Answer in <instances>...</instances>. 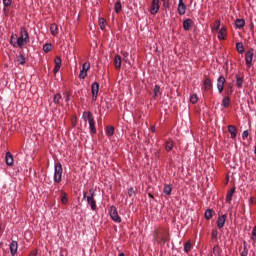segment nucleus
Returning a JSON list of instances; mask_svg holds the SVG:
<instances>
[{
    "instance_id": "nucleus-36",
    "label": "nucleus",
    "mask_w": 256,
    "mask_h": 256,
    "mask_svg": "<svg viewBox=\"0 0 256 256\" xmlns=\"http://www.w3.org/2000/svg\"><path fill=\"white\" fill-rule=\"evenodd\" d=\"M221 28V21L217 20L212 27V31H219V29Z\"/></svg>"
},
{
    "instance_id": "nucleus-35",
    "label": "nucleus",
    "mask_w": 256,
    "mask_h": 256,
    "mask_svg": "<svg viewBox=\"0 0 256 256\" xmlns=\"http://www.w3.org/2000/svg\"><path fill=\"white\" fill-rule=\"evenodd\" d=\"M115 133V128H113L112 126H109L106 130V134L108 137H113Z\"/></svg>"
},
{
    "instance_id": "nucleus-59",
    "label": "nucleus",
    "mask_w": 256,
    "mask_h": 256,
    "mask_svg": "<svg viewBox=\"0 0 256 256\" xmlns=\"http://www.w3.org/2000/svg\"><path fill=\"white\" fill-rule=\"evenodd\" d=\"M162 1H165V0H162Z\"/></svg>"
},
{
    "instance_id": "nucleus-6",
    "label": "nucleus",
    "mask_w": 256,
    "mask_h": 256,
    "mask_svg": "<svg viewBox=\"0 0 256 256\" xmlns=\"http://www.w3.org/2000/svg\"><path fill=\"white\" fill-rule=\"evenodd\" d=\"M92 101H97V95H99V83L93 82L91 85Z\"/></svg>"
},
{
    "instance_id": "nucleus-44",
    "label": "nucleus",
    "mask_w": 256,
    "mask_h": 256,
    "mask_svg": "<svg viewBox=\"0 0 256 256\" xmlns=\"http://www.w3.org/2000/svg\"><path fill=\"white\" fill-rule=\"evenodd\" d=\"M218 39L219 41H223L225 39H227V33H218Z\"/></svg>"
},
{
    "instance_id": "nucleus-4",
    "label": "nucleus",
    "mask_w": 256,
    "mask_h": 256,
    "mask_svg": "<svg viewBox=\"0 0 256 256\" xmlns=\"http://www.w3.org/2000/svg\"><path fill=\"white\" fill-rule=\"evenodd\" d=\"M54 183H61L63 179V165L61 163H57L54 166Z\"/></svg>"
},
{
    "instance_id": "nucleus-20",
    "label": "nucleus",
    "mask_w": 256,
    "mask_h": 256,
    "mask_svg": "<svg viewBox=\"0 0 256 256\" xmlns=\"http://www.w3.org/2000/svg\"><path fill=\"white\" fill-rule=\"evenodd\" d=\"M173 147H175V143L172 139H169L165 142V149L166 151H173Z\"/></svg>"
},
{
    "instance_id": "nucleus-46",
    "label": "nucleus",
    "mask_w": 256,
    "mask_h": 256,
    "mask_svg": "<svg viewBox=\"0 0 256 256\" xmlns=\"http://www.w3.org/2000/svg\"><path fill=\"white\" fill-rule=\"evenodd\" d=\"M218 235H219V231H217V229L212 230L211 232L212 239H217Z\"/></svg>"
},
{
    "instance_id": "nucleus-40",
    "label": "nucleus",
    "mask_w": 256,
    "mask_h": 256,
    "mask_svg": "<svg viewBox=\"0 0 256 256\" xmlns=\"http://www.w3.org/2000/svg\"><path fill=\"white\" fill-rule=\"evenodd\" d=\"M197 101H199V97H197V94H193L190 96V102L195 104V103H197Z\"/></svg>"
},
{
    "instance_id": "nucleus-15",
    "label": "nucleus",
    "mask_w": 256,
    "mask_h": 256,
    "mask_svg": "<svg viewBox=\"0 0 256 256\" xmlns=\"http://www.w3.org/2000/svg\"><path fill=\"white\" fill-rule=\"evenodd\" d=\"M5 161L8 167H13V154H11V152L6 153Z\"/></svg>"
},
{
    "instance_id": "nucleus-27",
    "label": "nucleus",
    "mask_w": 256,
    "mask_h": 256,
    "mask_svg": "<svg viewBox=\"0 0 256 256\" xmlns=\"http://www.w3.org/2000/svg\"><path fill=\"white\" fill-rule=\"evenodd\" d=\"M236 49H237L238 53H240L241 55H243V53H245V47L243 46V43H241V42L236 43Z\"/></svg>"
},
{
    "instance_id": "nucleus-3",
    "label": "nucleus",
    "mask_w": 256,
    "mask_h": 256,
    "mask_svg": "<svg viewBox=\"0 0 256 256\" xmlns=\"http://www.w3.org/2000/svg\"><path fill=\"white\" fill-rule=\"evenodd\" d=\"M90 195L87 196V192H83V198L86 199L87 204L90 206L92 211H97V200H95V190H89Z\"/></svg>"
},
{
    "instance_id": "nucleus-26",
    "label": "nucleus",
    "mask_w": 256,
    "mask_h": 256,
    "mask_svg": "<svg viewBox=\"0 0 256 256\" xmlns=\"http://www.w3.org/2000/svg\"><path fill=\"white\" fill-rule=\"evenodd\" d=\"M230 103H231V99L229 98V96H226L222 100V107L227 109V108H229Z\"/></svg>"
},
{
    "instance_id": "nucleus-47",
    "label": "nucleus",
    "mask_w": 256,
    "mask_h": 256,
    "mask_svg": "<svg viewBox=\"0 0 256 256\" xmlns=\"http://www.w3.org/2000/svg\"><path fill=\"white\" fill-rule=\"evenodd\" d=\"M87 77V72L85 70H81L79 73V79H85Z\"/></svg>"
},
{
    "instance_id": "nucleus-13",
    "label": "nucleus",
    "mask_w": 256,
    "mask_h": 256,
    "mask_svg": "<svg viewBox=\"0 0 256 256\" xmlns=\"http://www.w3.org/2000/svg\"><path fill=\"white\" fill-rule=\"evenodd\" d=\"M225 221H227V215H221L217 219V227L218 229H223L225 227Z\"/></svg>"
},
{
    "instance_id": "nucleus-9",
    "label": "nucleus",
    "mask_w": 256,
    "mask_h": 256,
    "mask_svg": "<svg viewBox=\"0 0 256 256\" xmlns=\"http://www.w3.org/2000/svg\"><path fill=\"white\" fill-rule=\"evenodd\" d=\"M152 15H157L159 13V0H152V6L150 9Z\"/></svg>"
},
{
    "instance_id": "nucleus-10",
    "label": "nucleus",
    "mask_w": 256,
    "mask_h": 256,
    "mask_svg": "<svg viewBox=\"0 0 256 256\" xmlns=\"http://www.w3.org/2000/svg\"><path fill=\"white\" fill-rule=\"evenodd\" d=\"M178 13L180 15H185V13H187V5H185V2H183V0H179L178 2Z\"/></svg>"
},
{
    "instance_id": "nucleus-22",
    "label": "nucleus",
    "mask_w": 256,
    "mask_h": 256,
    "mask_svg": "<svg viewBox=\"0 0 256 256\" xmlns=\"http://www.w3.org/2000/svg\"><path fill=\"white\" fill-rule=\"evenodd\" d=\"M192 25H193V20H191L189 18L184 20V22H183V27H184L185 31H189L191 29Z\"/></svg>"
},
{
    "instance_id": "nucleus-56",
    "label": "nucleus",
    "mask_w": 256,
    "mask_h": 256,
    "mask_svg": "<svg viewBox=\"0 0 256 256\" xmlns=\"http://www.w3.org/2000/svg\"><path fill=\"white\" fill-rule=\"evenodd\" d=\"M118 256H125V253L122 252Z\"/></svg>"
},
{
    "instance_id": "nucleus-52",
    "label": "nucleus",
    "mask_w": 256,
    "mask_h": 256,
    "mask_svg": "<svg viewBox=\"0 0 256 256\" xmlns=\"http://www.w3.org/2000/svg\"><path fill=\"white\" fill-rule=\"evenodd\" d=\"M163 7L165 8V9H169V2H167V1H163Z\"/></svg>"
},
{
    "instance_id": "nucleus-39",
    "label": "nucleus",
    "mask_w": 256,
    "mask_h": 256,
    "mask_svg": "<svg viewBox=\"0 0 256 256\" xmlns=\"http://www.w3.org/2000/svg\"><path fill=\"white\" fill-rule=\"evenodd\" d=\"M88 69H91V64L89 62H85L83 65H82V71H86L87 73V70Z\"/></svg>"
},
{
    "instance_id": "nucleus-23",
    "label": "nucleus",
    "mask_w": 256,
    "mask_h": 256,
    "mask_svg": "<svg viewBox=\"0 0 256 256\" xmlns=\"http://www.w3.org/2000/svg\"><path fill=\"white\" fill-rule=\"evenodd\" d=\"M154 93V99H157V97H161L162 92H161V86L160 85H155L153 89Z\"/></svg>"
},
{
    "instance_id": "nucleus-11",
    "label": "nucleus",
    "mask_w": 256,
    "mask_h": 256,
    "mask_svg": "<svg viewBox=\"0 0 256 256\" xmlns=\"http://www.w3.org/2000/svg\"><path fill=\"white\" fill-rule=\"evenodd\" d=\"M55 67L53 69V73L56 75V73H59L62 65L61 57L57 56L54 60Z\"/></svg>"
},
{
    "instance_id": "nucleus-7",
    "label": "nucleus",
    "mask_w": 256,
    "mask_h": 256,
    "mask_svg": "<svg viewBox=\"0 0 256 256\" xmlns=\"http://www.w3.org/2000/svg\"><path fill=\"white\" fill-rule=\"evenodd\" d=\"M253 55H254L253 49H250L246 52L245 61H246L247 67H251V65H253Z\"/></svg>"
},
{
    "instance_id": "nucleus-48",
    "label": "nucleus",
    "mask_w": 256,
    "mask_h": 256,
    "mask_svg": "<svg viewBox=\"0 0 256 256\" xmlns=\"http://www.w3.org/2000/svg\"><path fill=\"white\" fill-rule=\"evenodd\" d=\"M69 101H71V92H66L65 102L69 103Z\"/></svg>"
},
{
    "instance_id": "nucleus-2",
    "label": "nucleus",
    "mask_w": 256,
    "mask_h": 256,
    "mask_svg": "<svg viewBox=\"0 0 256 256\" xmlns=\"http://www.w3.org/2000/svg\"><path fill=\"white\" fill-rule=\"evenodd\" d=\"M153 237L158 243H167V241H169V232L161 228L154 231Z\"/></svg>"
},
{
    "instance_id": "nucleus-1",
    "label": "nucleus",
    "mask_w": 256,
    "mask_h": 256,
    "mask_svg": "<svg viewBox=\"0 0 256 256\" xmlns=\"http://www.w3.org/2000/svg\"><path fill=\"white\" fill-rule=\"evenodd\" d=\"M27 43H29V33L12 34L10 39V45H12V47H20V49H23L24 45H27Z\"/></svg>"
},
{
    "instance_id": "nucleus-24",
    "label": "nucleus",
    "mask_w": 256,
    "mask_h": 256,
    "mask_svg": "<svg viewBox=\"0 0 256 256\" xmlns=\"http://www.w3.org/2000/svg\"><path fill=\"white\" fill-rule=\"evenodd\" d=\"M172 192H173V186H171V184L164 185V188H163L164 195H171Z\"/></svg>"
},
{
    "instance_id": "nucleus-5",
    "label": "nucleus",
    "mask_w": 256,
    "mask_h": 256,
    "mask_svg": "<svg viewBox=\"0 0 256 256\" xmlns=\"http://www.w3.org/2000/svg\"><path fill=\"white\" fill-rule=\"evenodd\" d=\"M109 214L112 221H114L115 223H121V217L119 215V212L117 211V207L110 206Z\"/></svg>"
},
{
    "instance_id": "nucleus-53",
    "label": "nucleus",
    "mask_w": 256,
    "mask_h": 256,
    "mask_svg": "<svg viewBox=\"0 0 256 256\" xmlns=\"http://www.w3.org/2000/svg\"><path fill=\"white\" fill-rule=\"evenodd\" d=\"M29 256H37V252H31Z\"/></svg>"
},
{
    "instance_id": "nucleus-14",
    "label": "nucleus",
    "mask_w": 256,
    "mask_h": 256,
    "mask_svg": "<svg viewBox=\"0 0 256 256\" xmlns=\"http://www.w3.org/2000/svg\"><path fill=\"white\" fill-rule=\"evenodd\" d=\"M88 123L91 133L95 135V133H97V128H95V118H91V116H89Z\"/></svg>"
},
{
    "instance_id": "nucleus-42",
    "label": "nucleus",
    "mask_w": 256,
    "mask_h": 256,
    "mask_svg": "<svg viewBox=\"0 0 256 256\" xmlns=\"http://www.w3.org/2000/svg\"><path fill=\"white\" fill-rule=\"evenodd\" d=\"M51 49H52L51 44H45V45L43 46V51H44V53H49V51H51Z\"/></svg>"
},
{
    "instance_id": "nucleus-58",
    "label": "nucleus",
    "mask_w": 256,
    "mask_h": 256,
    "mask_svg": "<svg viewBox=\"0 0 256 256\" xmlns=\"http://www.w3.org/2000/svg\"><path fill=\"white\" fill-rule=\"evenodd\" d=\"M21 33H27V31H25V30H22V31H21Z\"/></svg>"
},
{
    "instance_id": "nucleus-12",
    "label": "nucleus",
    "mask_w": 256,
    "mask_h": 256,
    "mask_svg": "<svg viewBox=\"0 0 256 256\" xmlns=\"http://www.w3.org/2000/svg\"><path fill=\"white\" fill-rule=\"evenodd\" d=\"M19 247V244L17 243V241L13 240L10 245H9V249H10V253L12 256L17 255V249Z\"/></svg>"
},
{
    "instance_id": "nucleus-37",
    "label": "nucleus",
    "mask_w": 256,
    "mask_h": 256,
    "mask_svg": "<svg viewBox=\"0 0 256 256\" xmlns=\"http://www.w3.org/2000/svg\"><path fill=\"white\" fill-rule=\"evenodd\" d=\"M17 62L19 65H24L25 64V56L23 54H20L17 58Z\"/></svg>"
},
{
    "instance_id": "nucleus-57",
    "label": "nucleus",
    "mask_w": 256,
    "mask_h": 256,
    "mask_svg": "<svg viewBox=\"0 0 256 256\" xmlns=\"http://www.w3.org/2000/svg\"><path fill=\"white\" fill-rule=\"evenodd\" d=\"M148 195H149L150 199H153V196H152V194H148Z\"/></svg>"
},
{
    "instance_id": "nucleus-50",
    "label": "nucleus",
    "mask_w": 256,
    "mask_h": 256,
    "mask_svg": "<svg viewBox=\"0 0 256 256\" xmlns=\"http://www.w3.org/2000/svg\"><path fill=\"white\" fill-rule=\"evenodd\" d=\"M252 240H254L256 242V225L252 229Z\"/></svg>"
},
{
    "instance_id": "nucleus-41",
    "label": "nucleus",
    "mask_w": 256,
    "mask_h": 256,
    "mask_svg": "<svg viewBox=\"0 0 256 256\" xmlns=\"http://www.w3.org/2000/svg\"><path fill=\"white\" fill-rule=\"evenodd\" d=\"M184 251L186 253H189V251H191V242H186L185 245H184Z\"/></svg>"
},
{
    "instance_id": "nucleus-8",
    "label": "nucleus",
    "mask_w": 256,
    "mask_h": 256,
    "mask_svg": "<svg viewBox=\"0 0 256 256\" xmlns=\"http://www.w3.org/2000/svg\"><path fill=\"white\" fill-rule=\"evenodd\" d=\"M217 89L218 93H223V89H225V77L220 76L217 79Z\"/></svg>"
},
{
    "instance_id": "nucleus-33",
    "label": "nucleus",
    "mask_w": 256,
    "mask_h": 256,
    "mask_svg": "<svg viewBox=\"0 0 256 256\" xmlns=\"http://www.w3.org/2000/svg\"><path fill=\"white\" fill-rule=\"evenodd\" d=\"M205 219L209 221L210 219H213V210L212 209H207L205 211Z\"/></svg>"
},
{
    "instance_id": "nucleus-32",
    "label": "nucleus",
    "mask_w": 256,
    "mask_h": 256,
    "mask_svg": "<svg viewBox=\"0 0 256 256\" xmlns=\"http://www.w3.org/2000/svg\"><path fill=\"white\" fill-rule=\"evenodd\" d=\"M89 117H91V119H93V113L84 112L82 115V119L85 121V123H87V121H89Z\"/></svg>"
},
{
    "instance_id": "nucleus-29",
    "label": "nucleus",
    "mask_w": 256,
    "mask_h": 256,
    "mask_svg": "<svg viewBox=\"0 0 256 256\" xmlns=\"http://www.w3.org/2000/svg\"><path fill=\"white\" fill-rule=\"evenodd\" d=\"M114 65L117 69H121V56H119V55L115 56Z\"/></svg>"
},
{
    "instance_id": "nucleus-54",
    "label": "nucleus",
    "mask_w": 256,
    "mask_h": 256,
    "mask_svg": "<svg viewBox=\"0 0 256 256\" xmlns=\"http://www.w3.org/2000/svg\"><path fill=\"white\" fill-rule=\"evenodd\" d=\"M151 131L152 133H155V126H152Z\"/></svg>"
},
{
    "instance_id": "nucleus-43",
    "label": "nucleus",
    "mask_w": 256,
    "mask_h": 256,
    "mask_svg": "<svg viewBox=\"0 0 256 256\" xmlns=\"http://www.w3.org/2000/svg\"><path fill=\"white\" fill-rule=\"evenodd\" d=\"M58 29L57 24H52L50 26V33H57Z\"/></svg>"
},
{
    "instance_id": "nucleus-31",
    "label": "nucleus",
    "mask_w": 256,
    "mask_h": 256,
    "mask_svg": "<svg viewBox=\"0 0 256 256\" xmlns=\"http://www.w3.org/2000/svg\"><path fill=\"white\" fill-rule=\"evenodd\" d=\"M122 9H123V6L121 5V1L116 2L114 5L115 13H121Z\"/></svg>"
},
{
    "instance_id": "nucleus-34",
    "label": "nucleus",
    "mask_w": 256,
    "mask_h": 256,
    "mask_svg": "<svg viewBox=\"0 0 256 256\" xmlns=\"http://www.w3.org/2000/svg\"><path fill=\"white\" fill-rule=\"evenodd\" d=\"M213 255L221 256V247H219V245L213 247Z\"/></svg>"
},
{
    "instance_id": "nucleus-49",
    "label": "nucleus",
    "mask_w": 256,
    "mask_h": 256,
    "mask_svg": "<svg viewBox=\"0 0 256 256\" xmlns=\"http://www.w3.org/2000/svg\"><path fill=\"white\" fill-rule=\"evenodd\" d=\"M4 7H9L11 6L12 0H2Z\"/></svg>"
},
{
    "instance_id": "nucleus-28",
    "label": "nucleus",
    "mask_w": 256,
    "mask_h": 256,
    "mask_svg": "<svg viewBox=\"0 0 256 256\" xmlns=\"http://www.w3.org/2000/svg\"><path fill=\"white\" fill-rule=\"evenodd\" d=\"M69 199L67 198V193L65 191H61V203L63 205H67Z\"/></svg>"
},
{
    "instance_id": "nucleus-19",
    "label": "nucleus",
    "mask_w": 256,
    "mask_h": 256,
    "mask_svg": "<svg viewBox=\"0 0 256 256\" xmlns=\"http://www.w3.org/2000/svg\"><path fill=\"white\" fill-rule=\"evenodd\" d=\"M212 87H213V82L211 81V79L206 78L204 80V89H205V91H211Z\"/></svg>"
},
{
    "instance_id": "nucleus-17",
    "label": "nucleus",
    "mask_w": 256,
    "mask_h": 256,
    "mask_svg": "<svg viewBox=\"0 0 256 256\" xmlns=\"http://www.w3.org/2000/svg\"><path fill=\"white\" fill-rule=\"evenodd\" d=\"M98 25H99L101 31H106L107 20H105V18L101 17L100 19H98Z\"/></svg>"
},
{
    "instance_id": "nucleus-21",
    "label": "nucleus",
    "mask_w": 256,
    "mask_h": 256,
    "mask_svg": "<svg viewBox=\"0 0 256 256\" xmlns=\"http://www.w3.org/2000/svg\"><path fill=\"white\" fill-rule=\"evenodd\" d=\"M236 29H243L245 27V20L244 19H236L234 22Z\"/></svg>"
},
{
    "instance_id": "nucleus-16",
    "label": "nucleus",
    "mask_w": 256,
    "mask_h": 256,
    "mask_svg": "<svg viewBox=\"0 0 256 256\" xmlns=\"http://www.w3.org/2000/svg\"><path fill=\"white\" fill-rule=\"evenodd\" d=\"M228 132L230 133L231 139H235V137H237V127L229 125Z\"/></svg>"
},
{
    "instance_id": "nucleus-38",
    "label": "nucleus",
    "mask_w": 256,
    "mask_h": 256,
    "mask_svg": "<svg viewBox=\"0 0 256 256\" xmlns=\"http://www.w3.org/2000/svg\"><path fill=\"white\" fill-rule=\"evenodd\" d=\"M249 255V250H247V243L244 242V248L241 252V256H248Z\"/></svg>"
},
{
    "instance_id": "nucleus-55",
    "label": "nucleus",
    "mask_w": 256,
    "mask_h": 256,
    "mask_svg": "<svg viewBox=\"0 0 256 256\" xmlns=\"http://www.w3.org/2000/svg\"><path fill=\"white\" fill-rule=\"evenodd\" d=\"M220 33H225V28H221Z\"/></svg>"
},
{
    "instance_id": "nucleus-45",
    "label": "nucleus",
    "mask_w": 256,
    "mask_h": 256,
    "mask_svg": "<svg viewBox=\"0 0 256 256\" xmlns=\"http://www.w3.org/2000/svg\"><path fill=\"white\" fill-rule=\"evenodd\" d=\"M128 197H135V189L133 187L128 189Z\"/></svg>"
},
{
    "instance_id": "nucleus-18",
    "label": "nucleus",
    "mask_w": 256,
    "mask_h": 256,
    "mask_svg": "<svg viewBox=\"0 0 256 256\" xmlns=\"http://www.w3.org/2000/svg\"><path fill=\"white\" fill-rule=\"evenodd\" d=\"M235 194V187L229 190L226 194V203H231L233 201V195Z\"/></svg>"
},
{
    "instance_id": "nucleus-51",
    "label": "nucleus",
    "mask_w": 256,
    "mask_h": 256,
    "mask_svg": "<svg viewBox=\"0 0 256 256\" xmlns=\"http://www.w3.org/2000/svg\"><path fill=\"white\" fill-rule=\"evenodd\" d=\"M247 137H249V131H248V130H245V131H243V133H242V139H247Z\"/></svg>"
},
{
    "instance_id": "nucleus-25",
    "label": "nucleus",
    "mask_w": 256,
    "mask_h": 256,
    "mask_svg": "<svg viewBox=\"0 0 256 256\" xmlns=\"http://www.w3.org/2000/svg\"><path fill=\"white\" fill-rule=\"evenodd\" d=\"M53 101H54L55 105H59V103H61V101H63V96H61V93L55 94Z\"/></svg>"
},
{
    "instance_id": "nucleus-30",
    "label": "nucleus",
    "mask_w": 256,
    "mask_h": 256,
    "mask_svg": "<svg viewBox=\"0 0 256 256\" xmlns=\"http://www.w3.org/2000/svg\"><path fill=\"white\" fill-rule=\"evenodd\" d=\"M236 85L238 89H241V87H243V78L239 76V74H236Z\"/></svg>"
}]
</instances>
